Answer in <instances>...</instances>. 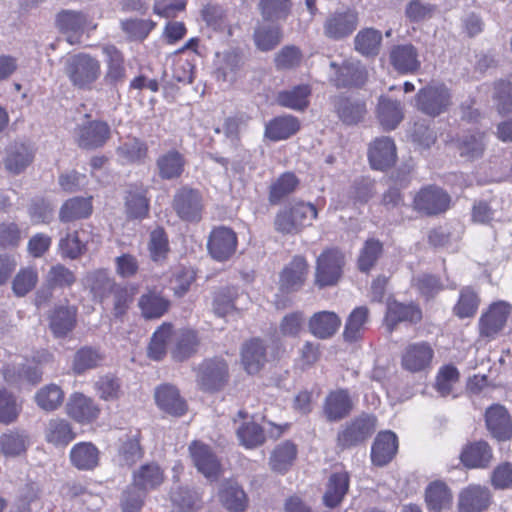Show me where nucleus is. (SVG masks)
Returning a JSON list of instances; mask_svg holds the SVG:
<instances>
[{
    "mask_svg": "<svg viewBox=\"0 0 512 512\" xmlns=\"http://www.w3.org/2000/svg\"><path fill=\"white\" fill-rule=\"evenodd\" d=\"M267 362V345L263 339L252 337L242 344L240 363L248 375H258L265 368Z\"/></svg>",
    "mask_w": 512,
    "mask_h": 512,
    "instance_id": "18",
    "label": "nucleus"
},
{
    "mask_svg": "<svg viewBox=\"0 0 512 512\" xmlns=\"http://www.w3.org/2000/svg\"><path fill=\"white\" fill-rule=\"evenodd\" d=\"M354 399L347 388L330 390L322 405V412L328 422H339L354 410Z\"/></svg>",
    "mask_w": 512,
    "mask_h": 512,
    "instance_id": "14",
    "label": "nucleus"
},
{
    "mask_svg": "<svg viewBox=\"0 0 512 512\" xmlns=\"http://www.w3.org/2000/svg\"><path fill=\"white\" fill-rule=\"evenodd\" d=\"M399 440L391 430L378 432L372 446L370 458L374 466L384 467L388 465L397 455Z\"/></svg>",
    "mask_w": 512,
    "mask_h": 512,
    "instance_id": "26",
    "label": "nucleus"
},
{
    "mask_svg": "<svg viewBox=\"0 0 512 512\" xmlns=\"http://www.w3.org/2000/svg\"><path fill=\"white\" fill-rule=\"evenodd\" d=\"M155 401L158 407L172 416L181 417L186 414L188 405L181 397L179 390L169 384H162L155 391Z\"/></svg>",
    "mask_w": 512,
    "mask_h": 512,
    "instance_id": "35",
    "label": "nucleus"
},
{
    "mask_svg": "<svg viewBox=\"0 0 512 512\" xmlns=\"http://www.w3.org/2000/svg\"><path fill=\"white\" fill-rule=\"evenodd\" d=\"M64 401V392L56 384H48L37 391L35 395L36 404L45 411L58 409Z\"/></svg>",
    "mask_w": 512,
    "mask_h": 512,
    "instance_id": "64",
    "label": "nucleus"
},
{
    "mask_svg": "<svg viewBox=\"0 0 512 512\" xmlns=\"http://www.w3.org/2000/svg\"><path fill=\"white\" fill-rule=\"evenodd\" d=\"M297 446L292 441H285L279 444L273 451L270 458L271 469L285 473L293 465L297 457Z\"/></svg>",
    "mask_w": 512,
    "mask_h": 512,
    "instance_id": "59",
    "label": "nucleus"
},
{
    "mask_svg": "<svg viewBox=\"0 0 512 512\" xmlns=\"http://www.w3.org/2000/svg\"><path fill=\"white\" fill-rule=\"evenodd\" d=\"M177 217L187 223H198L202 220L204 201L200 190L188 185L175 191L171 203Z\"/></svg>",
    "mask_w": 512,
    "mask_h": 512,
    "instance_id": "7",
    "label": "nucleus"
},
{
    "mask_svg": "<svg viewBox=\"0 0 512 512\" xmlns=\"http://www.w3.org/2000/svg\"><path fill=\"white\" fill-rule=\"evenodd\" d=\"M39 282L36 266L21 267L12 281V291L17 297H24L33 291Z\"/></svg>",
    "mask_w": 512,
    "mask_h": 512,
    "instance_id": "60",
    "label": "nucleus"
},
{
    "mask_svg": "<svg viewBox=\"0 0 512 512\" xmlns=\"http://www.w3.org/2000/svg\"><path fill=\"white\" fill-rule=\"evenodd\" d=\"M300 184L294 172L281 173L269 186L268 201L270 205H278L289 195L294 193Z\"/></svg>",
    "mask_w": 512,
    "mask_h": 512,
    "instance_id": "47",
    "label": "nucleus"
},
{
    "mask_svg": "<svg viewBox=\"0 0 512 512\" xmlns=\"http://www.w3.org/2000/svg\"><path fill=\"white\" fill-rule=\"evenodd\" d=\"M29 436L25 430L11 429L0 435V454L15 458L27 452Z\"/></svg>",
    "mask_w": 512,
    "mask_h": 512,
    "instance_id": "44",
    "label": "nucleus"
},
{
    "mask_svg": "<svg viewBox=\"0 0 512 512\" xmlns=\"http://www.w3.org/2000/svg\"><path fill=\"white\" fill-rule=\"evenodd\" d=\"M105 56V73L103 81L106 86L117 88L127 77L126 59L123 52L113 44H105L101 48Z\"/></svg>",
    "mask_w": 512,
    "mask_h": 512,
    "instance_id": "21",
    "label": "nucleus"
},
{
    "mask_svg": "<svg viewBox=\"0 0 512 512\" xmlns=\"http://www.w3.org/2000/svg\"><path fill=\"white\" fill-rule=\"evenodd\" d=\"M283 39V30L279 23L264 22L257 24L253 33V40L257 49L262 52L274 50Z\"/></svg>",
    "mask_w": 512,
    "mask_h": 512,
    "instance_id": "41",
    "label": "nucleus"
},
{
    "mask_svg": "<svg viewBox=\"0 0 512 512\" xmlns=\"http://www.w3.org/2000/svg\"><path fill=\"white\" fill-rule=\"evenodd\" d=\"M86 281L93 297L100 302L108 298L119 285L115 279L110 276L106 268H99L88 273L86 275Z\"/></svg>",
    "mask_w": 512,
    "mask_h": 512,
    "instance_id": "48",
    "label": "nucleus"
},
{
    "mask_svg": "<svg viewBox=\"0 0 512 512\" xmlns=\"http://www.w3.org/2000/svg\"><path fill=\"white\" fill-rule=\"evenodd\" d=\"M189 453L192 461L199 472L205 477L217 479L221 474V463L212 448L198 440L189 445Z\"/></svg>",
    "mask_w": 512,
    "mask_h": 512,
    "instance_id": "24",
    "label": "nucleus"
},
{
    "mask_svg": "<svg viewBox=\"0 0 512 512\" xmlns=\"http://www.w3.org/2000/svg\"><path fill=\"white\" fill-rule=\"evenodd\" d=\"M511 314V305L505 301L491 303L483 311L478 321L479 334L483 338L494 339L506 326Z\"/></svg>",
    "mask_w": 512,
    "mask_h": 512,
    "instance_id": "10",
    "label": "nucleus"
},
{
    "mask_svg": "<svg viewBox=\"0 0 512 512\" xmlns=\"http://www.w3.org/2000/svg\"><path fill=\"white\" fill-rule=\"evenodd\" d=\"M185 156L177 149H171L161 154L156 160L158 175L162 180L180 178L186 167Z\"/></svg>",
    "mask_w": 512,
    "mask_h": 512,
    "instance_id": "38",
    "label": "nucleus"
},
{
    "mask_svg": "<svg viewBox=\"0 0 512 512\" xmlns=\"http://www.w3.org/2000/svg\"><path fill=\"white\" fill-rule=\"evenodd\" d=\"M99 449L91 442H79L70 450L71 464L78 470H93L99 464Z\"/></svg>",
    "mask_w": 512,
    "mask_h": 512,
    "instance_id": "49",
    "label": "nucleus"
},
{
    "mask_svg": "<svg viewBox=\"0 0 512 512\" xmlns=\"http://www.w3.org/2000/svg\"><path fill=\"white\" fill-rule=\"evenodd\" d=\"M415 101L423 114L437 117L449 110L452 94L444 83H430L418 90Z\"/></svg>",
    "mask_w": 512,
    "mask_h": 512,
    "instance_id": "6",
    "label": "nucleus"
},
{
    "mask_svg": "<svg viewBox=\"0 0 512 512\" xmlns=\"http://www.w3.org/2000/svg\"><path fill=\"white\" fill-rule=\"evenodd\" d=\"M377 418L372 414H360L347 422L337 433L336 444L341 450L364 443L375 432Z\"/></svg>",
    "mask_w": 512,
    "mask_h": 512,
    "instance_id": "5",
    "label": "nucleus"
},
{
    "mask_svg": "<svg viewBox=\"0 0 512 512\" xmlns=\"http://www.w3.org/2000/svg\"><path fill=\"white\" fill-rule=\"evenodd\" d=\"M147 194L148 189L142 183H133L128 186L125 208L129 219L142 220L149 216L150 200Z\"/></svg>",
    "mask_w": 512,
    "mask_h": 512,
    "instance_id": "33",
    "label": "nucleus"
},
{
    "mask_svg": "<svg viewBox=\"0 0 512 512\" xmlns=\"http://www.w3.org/2000/svg\"><path fill=\"white\" fill-rule=\"evenodd\" d=\"M434 350L426 341L408 344L401 357L402 367L410 372H420L430 367Z\"/></svg>",
    "mask_w": 512,
    "mask_h": 512,
    "instance_id": "27",
    "label": "nucleus"
},
{
    "mask_svg": "<svg viewBox=\"0 0 512 512\" xmlns=\"http://www.w3.org/2000/svg\"><path fill=\"white\" fill-rule=\"evenodd\" d=\"M141 316L145 320H156L163 317L171 308V301L162 291L155 287L148 288L138 299Z\"/></svg>",
    "mask_w": 512,
    "mask_h": 512,
    "instance_id": "30",
    "label": "nucleus"
},
{
    "mask_svg": "<svg viewBox=\"0 0 512 512\" xmlns=\"http://www.w3.org/2000/svg\"><path fill=\"white\" fill-rule=\"evenodd\" d=\"M350 475L347 471L334 472L330 475L326 491L323 495V503L329 508L338 507L348 493Z\"/></svg>",
    "mask_w": 512,
    "mask_h": 512,
    "instance_id": "42",
    "label": "nucleus"
},
{
    "mask_svg": "<svg viewBox=\"0 0 512 512\" xmlns=\"http://www.w3.org/2000/svg\"><path fill=\"white\" fill-rule=\"evenodd\" d=\"M65 411L76 423L88 425L98 420L101 407L93 398L81 392H74L69 396Z\"/></svg>",
    "mask_w": 512,
    "mask_h": 512,
    "instance_id": "13",
    "label": "nucleus"
},
{
    "mask_svg": "<svg viewBox=\"0 0 512 512\" xmlns=\"http://www.w3.org/2000/svg\"><path fill=\"white\" fill-rule=\"evenodd\" d=\"M309 269L310 266L306 257L303 255H295L280 272V289L287 292L300 290L307 280Z\"/></svg>",
    "mask_w": 512,
    "mask_h": 512,
    "instance_id": "22",
    "label": "nucleus"
},
{
    "mask_svg": "<svg viewBox=\"0 0 512 512\" xmlns=\"http://www.w3.org/2000/svg\"><path fill=\"white\" fill-rule=\"evenodd\" d=\"M90 23L86 14L71 10H62L56 17L57 27L66 35L67 42L71 45L80 43L81 37Z\"/></svg>",
    "mask_w": 512,
    "mask_h": 512,
    "instance_id": "28",
    "label": "nucleus"
},
{
    "mask_svg": "<svg viewBox=\"0 0 512 512\" xmlns=\"http://www.w3.org/2000/svg\"><path fill=\"white\" fill-rule=\"evenodd\" d=\"M237 437L246 449H255L266 442L264 428L253 421L242 423L237 429Z\"/></svg>",
    "mask_w": 512,
    "mask_h": 512,
    "instance_id": "62",
    "label": "nucleus"
},
{
    "mask_svg": "<svg viewBox=\"0 0 512 512\" xmlns=\"http://www.w3.org/2000/svg\"><path fill=\"white\" fill-rule=\"evenodd\" d=\"M22 410V401L12 391L0 387V424L5 426L14 424Z\"/></svg>",
    "mask_w": 512,
    "mask_h": 512,
    "instance_id": "56",
    "label": "nucleus"
},
{
    "mask_svg": "<svg viewBox=\"0 0 512 512\" xmlns=\"http://www.w3.org/2000/svg\"><path fill=\"white\" fill-rule=\"evenodd\" d=\"M344 255L336 248L322 251L316 260L314 283L318 288L336 285L343 274Z\"/></svg>",
    "mask_w": 512,
    "mask_h": 512,
    "instance_id": "8",
    "label": "nucleus"
},
{
    "mask_svg": "<svg viewBox=\"0 0 512 512\" xmlns=\"http://www.w3.org/2000/svg\"><path fill=\"white\" fill-rule=\"evenodd\" d=\"M453 502V495L448 485L441 481L435 480L428 484L425 489V503L427 508L434 512H441L449 509Z\"/></svg>",
    "mask_w": 512,
    "mask_h": 512,
    "instance_id": "46",
    "label": "nucleus"
},
{
    "mask_svg": "<svg viewBox=\"0 0 512 512\" xmlns=\"http://www.w3.org/2000/svg\"><path fill=\"white\" fill-rule=\"evenodd\" d=\"M122 164H142L149 155L148 144L138 137H127L116 149Z\"/></svg>",
    "mask_w": 512,
    "mask_h": 512,
    "instance_id": "45",
    "label": "nucleus"
},
{
    "mask_svg": "<svg viewBox=\"0 0 512 512\" xmlns=\"http://www.w3.org/2000/svg\"><path fill=\"white\" fill-rule=\"evenodd\" d=\"M330 67L334 70L330 81L337 88L361 87L367 82V69L359 60L348 59L341 64L331 62Z\"/></svg>",
    "mask_w": 512,
    "mask_h": 512,
    "instance_id": "11",
    "label": "nucleus"
},
{
    "mask_svg": "<svg viewBox=\"0 0 512 512\" xmlns=\"http://www.w3.org/2000/svg\"><path fill=\"white\" fill-rule=\"evenodd\" d=\"M164 469L157 462L142 464L132 474V486L142 492L158 489L165 481Z\"/></svg>",
    "mask_w": 512,
    "mask_h": 512,
    "instance_id": "32",
    "label": "nucleus"
},
{
    "mask_svg": "<svg viewBox=\"0 0 512 512\" xmlns=\"http://www.w3.org/2000/svg\"><path fill=\"white\" fill-rule=\"evenodd\" d=\"M137 288L133 285L119 284L112 292V314L115 319L123 320L134 302Z\"/></svg>",
    "mask_w": 512,
    "mask_h": 512,
    "instance_id": "61",
    "label": "nucleus"
},
{
    "mask_svg": "<svg viewBox=\"0 0 512 512\" xmlns=\"http://www.w3.org/2000/svg\"><path fill=\"white\" fill-rule=\"evenodd\" d=\"M101 62L89 53L70 56L65 63V73L73 86L90 90L101 76Z\"/></svg>",
    "mask_w": 512,
    "mask_h": 512,
    "instance_id": "2",
    "label": "nucleus"
},
{
    "mask_svg": "<svg viewBox=\"0 0 512 512\" xmlns=\"http://www.w3.org/2000/svg\"><path fill=\"white\" fill-rule=\"evenodd\" d=\"M389 64L399 75H414L421 69L418 49L411 43L393 45L388 52Z\"/></svg>",
    "mask_w": 512,
    "mask_h": 512,
    "instance_id": "16",
    "label": "nucleus"
},
{
    "mask_svg": "<svg viewBox=\"0 0 512 512\" xmlns=\"http://www.w3.org/2000/svg\"><path fill=\"white\" fill-rule=\"evenodd\" d=\"M237 247L238 237L232 228L223 225L212 228L207 240V250L214 260L218 262L229 260L235 254Z\"/></svg>",
    "mask_w": 512,
    "mask_h": 512,
    "instance_id": "9",
    "label": "nucleus"
},
{
    "mask_svg": "<svg viewBox=\"0 0 512 512\" xmlns=\"http://www.w3.org/2000/svg\"><path fill=\"white\" fill-rule=\"evenodd\" d=\"M300 120L291 114L280 115L269 120L265 125L264 136L273 142L291 138L299 132Z\"/></svg>",
    "mask_w": 512,
    "mask_h": 512,
    "instance_id": "34",
    "label": "nucleus"
},
{
    "mask_svg": "<svg viewBox=\"0 0 512 512\" xmlns=\"http://www.w3.org/2000/svg\"><path fill=\"white\" fill-rule=\"evenodd\" d=\"M383 243L374 237L365 240L357 257V267L363 273H369L382 257Z\"/></svg>",
    "mask_w": 512,
    "mask_h": 512,
    "instance_id": "58",
    "label": "nucleus"
},
{
    "mask_svg": "<svg viewBox=\"0 0 512 512\" xmlns=\"http://www.w3.org/2000/svg\"><path fill=\"white\" fill-rule=\"evenodd\" d=\"M335 108L340 120L347 125L358 124L364 119L367 113L364 101L353 100L344 96L337 98Z\"/></svg>",
    "mask_w": 512,
    "mask_h": 512,
    "instance_id": "51",
    "label": "nucleus"
},
{
    "mask_svg": "<svg viewBox=\"0 0 512 512\" xmlns=\"http://www.w3.org/2000/svg\"><path fill=\"white\" fill-rule=\"evenodd\" d=\"M318 217V210L313 203L303 200L294 201L278 210L273 225L281 235H297L312 226Z\"/></svg>",
    "mask_w": 512,
    "mask_h": 512,
    "instance_id": "1",
    "label": "nucleus"
},
{
    "mask_svg": "<svg viewBox=\"0 0 512 512\" xmlns=\"http://www.w3.org/2000/svg\"><path fill=\"white\" fill-rule=\"evenodd\" d=\"M452 206L450 194L435 184L421 187L412 200L413 209L427 217L439 216L446 213Z\"/></svg>",
    "mask_w": 512,
    "mask_h": 512,
    "instance_id": "4",
    "label": "nucleus"
},
{
    "mask_svg": "<svg viewBox=\"0 0 512 512\" xmlns=\"http://www.w3.org/2000/svg\"><path fill=\"white\" fill-rule=\"evenodd\" d=\"M312 89L309 84H300L290 89L279 91L276 95V103L295 111H305L310 105Z\"/></svg>",
    "mask_w": 512,
    "mask_h": 512,
    "instance_id": "40",
    "label": "nucleus"
},
{
    "mask_svg": "<svg viewBox=\"0 0 512 512\" xmlns=\"http://www.w3.org/2000/svg\"><path fill=\"white\" fill-rule=\"evenodd\" d=\"M382 33L375 28H363L354 38V49L365 58H375L382 46Z\"/></svg>",
    "mask_w": 512,
    "mask_h": 512,
    "instance_id": "50",
    "label": "nucleus"
},
{
    "mask_svg": "<svg viewBox=\"0 0 512 512\" xmlns=\"http://www.w3.org/2000/svg\"><path fill=\"white\" fill-rule=\"evenodd\" d=\"M33 159L34 151L29 145L15 143L8 150L5 167L8 171L19 174L33 162Z\"/></svg>",
    "mask_w": 512,
    "mask_h": 512,
    "instance_id": "57",
    "label": "nucleus"
},
{
    "mask_svg": "<svg viewBox=\"0 0 512 512\" xmlns=\"http://www.w3.org/2000/svg\"><path fill=\"white\" fill-rule=\"evenodd\" d=\"M291 0H259L258 10L264 22L279 23L291 14Z\"/></svg>",
    "mask_w": 512,
    "mask_h": 512,
    "instance_id": "55",
    "label": "nucleus"
},
{
    "mask_svg": "<svg viewBox=\"0 0 512 512\" xmlns=\"http://www.w3.org/2000/svg\"><path fill=\"white\" fill-rule=\"evenodd\" d=\"M76 143L82 149L103 147L111 137L109 124L103 120H89L76 128Z\"/></svg>",
    "mask_w": 512,
    "mask_h": 512,
    "instance_id": "20",
    "label": "nucleus"
},
{
    "mask_svg": "<svg viewBox=\"0 0 512 512\" xmlns=\"http://www.w3.org/2000/svg\"><path fill=\"white\" fill-rule=\"evenodd\" d=\"M93 213V197L74 196L63 202L59 210V220L71 223L88 219Z\"/></svg>",
    "mask_w": 512,
    "mask_h": 512,
    "instance_id": "36",
    "label": "nucleus"
},
{
    "mask_svg": "<svg viewBox=\"0 0 512 512\" xmlns=\"http://www.w3.org/2000/svg\"><path fill=\"white\" fill-rule=\"evenodd\" d=\"M369 320L370 310L368 307H355L345 321L342 333L343 340L350 344L361 341L364 337Z\"/></svg>",
    "mask_w": 512,
    "mask_h": 512,
    "instance_id": "37",
    "label": "nucleus"
},
{
    "mask_svg": "<svg viewBox=\"0 0 512 512\" xmlns=\"http://www.w3.org/2000/svg\"><path fill=\"white\" fill-rule=\"evenodd\" d=\"M485 425L491 436L499 442L512 438V418L501 404H492L484 414Z\"/></svg>",
    "mask_w": 512,
    "mask_h": 512,
    "instance_id": "23",
    "label": "nucleus"
},
{
    "mask_svg": "<svg viewBox=\"0 0 512 512\" xmlns=\"http://www.w3.org/2000/svg\"><path fill=\"white\" fill-rule=\"evenodd\" d=\"M173 334V325L169 322L162 323L153 333L149 346L148 356L156 361L166 355L167 344Z\"/></svg>",
    "mask_w": 512,
    "mask_h": 512,
    "instance_id": "63",
    "label": "nucleus"
},
{
    "mask_svg": "<svg viewBox=\"0 0 512 512\" xmlns=\"http://www.w3.org/2000/svg\"><path fill=\"white\" fill-rule=\"evenodd\" d=\"M492 460L493 449L485 440L467 443L460 453V461L468 469L488 468Z\"/></svg>",
    "mask_w": 512,
    "mask_h": 512,
    "instance_id": "31",
    "label": "nucleus"
},
{
    "mask_svg": "<svg viewBox=\"0 0 512 512\" xmlns=\"http://www.w3.org/2000/svg\"><path fill=\"white\" fill-rule=\"evenodd\" d=\"M492 502L490 490L478 484L462 489L458 499V512H484Z\"/></svg>",
    "mask_w": 512,
    "mask_h": 512,
    "instance_id": "29",
    "label": "nucleus"
},
{
    "mask_svg": "<svg viewBox=\"0 0 512 512\" xmlns=\"http://www.w3.org/2000/svg\"><path fill=\"white\" fill-rule=\"evenodd\" d=\"M377 117L385 131L395 129L403 119V110L399 101L382 97L377 106Z\"/></svg>",
    "mask_w": 512,
    "mask_h": 512,
    "instance_id": "53",
    "label": "nucleus"
},
{
    "mask_svg": "<svg viewBox=\"0 0 512 512\" xmlns=\"http://www.w3.org/2000/svg\"><path fill=\"white\" fill-rule=\"evenodd\" d=\"M76 436L72 424L59 417L49 420L44 431L45 441L57 448L67 447Z\"/></svg>",
    "mask_w": 512,
    "mask_h": 512,
    "instance_id": "39",
    "label": "nucleus"
},
{
    "mask_svg": "<svg viewBox=\"0 0 512 512\" xmlns=\"http://www.w3.org/2000/svg\"><path fill=\"white\" fill-rule=\"evenodd\" d=\"M421 307L415 302L403 303L397 300H389L384 315V325L389 333H392L400 323L416 325L422 321Z\"/></svg>",
    "mask_w": 512,
    "mask_h": 512,
    "instance_id": "12",
    "label": "nucleus"
},
{
    "mask_svg": "<svg viewBox=\"0 0 512 512\" xmlns=\"http://www.w3.org/2000/svg\"><path fill=\"white\" fill-rule=\"evenodd\" d=\"M219 498L230 512H244L248 507V496L236 482H225L219 492Z\"/></svg>",
    "mask_w": 512,
    "mask_h": 512,
    "instance_id": "52",
    "label": "nucleus"
},
{
    "mask_svg": "<svg viewBox=\"0 0 512 512\" xmlns=\"http://www.w3.org/2000/svg\"><path fill=\"white\" fill-rule=\"evenodd\" d=\"M368 160L374 170L386 171L397 161L396 145L390 137L374 139L368 148Z\"/></svg>",
    "mask_w": 512,
    "mask_h": 512,
    "instance_id": "25",
    "label": "nucleus"
},
{
    "mask_svg": "<svg viewBox=\"0 0 512 512\" xmlns=\"http://www.w3.org/2000/svg\"><path fill=\"white\" fill-rule=\"evenodd\" d=\"M308 326L316 338L329 339L339 330L341 319L335 312L319 311L310 317Z\"/></svg>",
    "mask_w": 512,
    "mask_h": 512,
    "instance_id": "43",
    "label": "nucleus"
},
{
    "mask_svg": "<svg viewBox=\"0 0 512 512\" xmlns=\"http://www.w3.org/2000/svg\"><path fill=\"white\" fill-rule=\"evenodd\" d=\"M94 233L91 225H81L78 229L66 233L59 240V251L64 259L76 260L86 254L88 245L93 241Z\"/></svg>",
    "mask_w": 512,
    "mask_h": 512,
    "instance_id": "15",
    "label": "nucleus"
},
{
    "mask_svg": "<svg viewBox=\"0 0 512 512\" xmlns=\"http://www.w3.org/2000/svg\"><path fill=\"white\" fill-rule=\"evenodd\" d=\"M195 372L197 385L207 393L223 390L230 379L229 365L220 356L205 358L195 369Z\"/></svg>",
    "mask_w": 512,
    "mask_h": 512,
    "instance_id": "3",
    "label": "nucleus"
},
{
    "mask_svg": "<svg viewBox=\"0 0 512 512\" xmlns=\"http://www.w3.org/2000/svg\"><path fill=\"white\" fill-rule=\"evenodd\" d=\"M480 303L478 292L471 286H465L459 292L458 300L452 309L453 314L459 319L473 318Z\"/></svg>",
    "mask_w": 512,
    "mask_h": 512,
    "instance_id": "54",
    "label": "nucleus"
},
{
    "mask_svg": "<svg viewBox=\"0 0 512 512\" xmlns=\"http://www.w3.org/2000/svg\"><path fill=\"white\" fill-rule=\"evenodd\" d=\"M359 16L357 11L347 9L330 14L323 24L324 35L331 40H342L349 37L357 28Z\"/></svg>",
    "mask_w": 512,
    "mask_h": 512,
    "instance_id": "19",
    "label": "nucleus"
},
{
    "mask_svg": "<svg viewBox=\"0 0 512 512\" xmlns=\"http://www.w3.org/2000/svg\"><path fill=\"white\" fill-rule=\"evenodd\" d=\"M78 308L65 303L56 304L48 313V326L55 338H65L77 326Z\"/></svg>",
    "mask_w": 512,
    "mask_h": 512,
    "instance_id": "17",
    "label": "nucleus"
}]
</instances>
